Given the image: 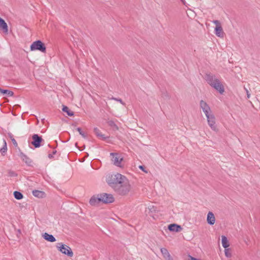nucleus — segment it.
Instances as JSON below:
<instances>
[{
	"instance_id": "f257e3e1",
	"label": "nucleus",
	"mask_w": 260,
	"mask_h": 260,
	"mask_svg": "<svg viewBox=\"0 0 260 260\" xmlns=\"http://www.w3.org/2000/svg\"><path fill=\"white\" fill-rule=\"evenodd\" d=\"M106 180L109 185L119 195H126L131 189L128 180L121 174H109L107 175Z\"/></svg>"
},
{
	"instance_id": "f03ea898",
	"label": "nucleus",
	"mask_w": 260,
	"mask_h": 260,
	"mask_svg": "<svg viewBox=\"0 0 260 260\" xmlns=\"http://www.w3.org/2000/svg\"><path fill=\"white\" fill-rule=\"evenodd\" d=\"M205 79L208 84L212 88L218 91L221 94L224 92V88L220 80L215 75L212 74H207Z\"/></svg>"
},
{
	"instance_id": "7ed1b4c3",
	"label": "nucleus",
	"mask_w": 260,
	"mask_h": 260,
	"mask_svg": "<svg viewBox=\"0 0 260 260\" xmlns=\"http://www.w3.org/2000/svg\"><path fill=\"white\" fill-rule=\"evenodd\" d=\"M56 247L60 252L69 257H72L74 255L71 248L62 243H58Z\"/></svg>"
},
{
	"instance_id": "20e7f679",
	"label": "nucleus",
	"mask_w": 260,
	"mask_h": 260,
	"mask_svg": "<svg viewBox=\"0 0 260 260\" xmlns=\"http://www.w3.org/2000/svg\"><path fill=\"white\" fill-rule=\"evenodd\" d=\"M30 50H39L42 52H46V47L42 41L40 40H37L34 42L30 46Z\"/></svg>"
},
{
	"instance_id": "39448f33",
	"label": "nucleus",
	"mask_w": 260,
	"mask_h": 260,
	"mask_svg": "<svg viewBox=\"0 0 260 260\" xmlns=\"http://www.w3.org/2000/svg\"><path fill=\"white\" fill-rule=\"evenodd\" d=\"M110 155L112 156V161L113 164L119 167H121V162L123 160V157L116 153H111Z\"/></svg>"
},
{
	"instance_id": "423d86ee",
	"label": "nucleus",
	"mask_w": 260,
	"mask_h": 260,
	"mask_svg": "<svg viewBox=\"0 0 260 260\" xmlns=\"http://www.w3.org/2000/svg\"><path fill=\"white\" fill-rule=\"evenodd\" d=\"M101 202L104 203H111L114 202V198L112 194L103 193L100 194Z\"/></svg>"
},
{
	"instance_id": "0eeeda50",
	"label": "nucleus",
	"mask_w": 260,
	"mask_h": 260,
	"mask_svg": "<svg viewBox=\"0 0 260 260\" xmlns=\"http://www.w3.org/2000/svg\"><path fill=\"white\" fill-rule=\"evenodd\" d=\"M200 106L206 116L212 114L211 109L206 102L201 100L200 103Z\"/></svg>"
},
{
	"instance_id": "6e6552de",
	"label": "nucleus",
	"mask_w": 260,
	"mask_h": 260,
	"mask_svg": "<svg viewBox=\"0 0 260 260\" xmlns=\"http://www.w3.org/2000/svg\"><path fill=\"white\" fill-rule=\"evenodd\" d=\"M208 124L212 129L213 131L216 130V126L215 125V118L214 115L212 113L210 115L206 116Z\"/></svg>"
},
{
	"instance_id": "1a4fd4ad",
	"label": "nucleus",
	"mask_w": 260,
	"mask_h": 260,
	"mask_svg": "<svg viewBox=\"0 0 260 260\" xmlns=\"http://www.w3.org/2000/svg\"><path fill=\"white\" fill-rule=\"evenodd\" d=\"M32 139L31 144L35 148L40 147L41 143L43 141V139L41 136H39L38 134H34L32 136Z\"/></svg>"
},
{
	"instance_id": "9d476101",
	"label": "nucleus",
	"mask_w": 260,
	"mask_h": 260,
	"mask_svg": "<svg viewBox=\"0 0 260 260\" xmlns=\"http://www.w3.org/2000/svg\"><path fill=\"white\" fill-rule=\"evenodd\" d=\"M168 229L171 232H179L182 230V228L179 225L173 223L168 226Z\"/></svg>"
},
{
	"instance_id": "9b49d317",
	"label": "nucleus",
	"mask_w": 260,
	"mask_h": 260,
	"mask_svg": "<svg viewBox=\"0 0 260 260\" xmlns=\"http://www.w3.org/2000/svg\"><path fill=\"white\" fill-rule=\"evenodd\" d=\"M207 223L210 225H213L215 222V218L214 214L212 212H209L207 217Z\"/></svg>"
},
{
	"instance_id": "f8f14e48",
	"label": "nucleus",
	"mask_w": 260,
	"mask_h": 260,
	"mask_svg": "<svg viewBox=\"0 0 260 260\" xmlns=\"http://www.w3.org/2000/svg\"><path fill=\"white\" fill-rule=\"evenodd\" d=\"M20 157L21 159L24 161L28 166H31L32 164V160L27 155L23 153H20Z\"/></svg>"
},
{
	"instance_id": "ddd939ff",
	"label": "nucleus",
	"mask_w": 260,
	"mask_h": 260,
	"mask_svg": "<svg viewBox=\"0 0 260 260\" xmlns=\"http://www.w3.org/2000/svg\"><path fill=\"white\" fill-rule=\"evenodd\" d=\"M101 202V198L100 194L97 197L93 196L91 198L89 201V203L92 206H95Z\"/></svg>"
},
{
	"instance_id": "4468645a",
	"label": "nucleus",
	"mask_w": 260,
	"mask_h": 260,
	"mask_svg": "<svg viewBox=\"0 0 260 260\" xmlns=\"http://www.w3.org/2000/svg\"><path fill=\"white\" fill-rule=\"evenodd\" d=\"M43 238L47 241L50 242H54L56 241L55 238L52 235L49 234L47 233H45L42 235Z\"/></svg>"
},
{
	"instance_id": "2eb2a0df",
	"label": "nucleus",
	"mask_w": 260,
	"mask_h": 260,
	"mask_svg": "<svg viewBox=\"0 0 260 260\" xmlns=\"http://www.w3.org/2000/svg\"><path fill=\"white\" fill-rule=\"evenodd\" d=\"M0 28H2L5 33H8V27L5 20L0 17Z\"/></svg>"
},
{
	"instance_id": "dca6fc26",
	"label": "nucleus",
	"mask_w": 260,
	"mask_h": 260,
	"mask_svg": "<svg viewBox=\"0 0 260 260\" xmlns=\"http://www.w3.org/2000/svg\"><path fill=\"white\" fill-rule=\"evenodd\" d=\"M161 253H162L164 257L168 260H171L172 257L168 250L165 248H161L160 249Z\"/></svg>"
},
{
	"instance_id": "f3484780",
	"label": "nucleus",
	"mask_w": 260,
	"mask_h": 260,
	"mask_svg": "<svg viewBox=\"0 0 260 260\" xmlns=\"http://www.w3.org/2000/svg\"><path fill=\"white\" fill-rule=\"evenodd\" d=\"M32 193L34 196L39 198H43L45 197V192L38 190H34L32 191Z\"/></svg>"
},
{
	"instance_id": "a211bd4d",
	"label": "nucleus",
	"mask_w": 260,
	"mask_h": 260,
	"mask_svg": "<svg viewBox=\"0 0 260 260\" xmlns=\"http://www.w3.org/2000/svg\"><path fill=\"white\" fill-rule=\"evenodd\" d=\"M215 34L219 37H223V31L221 26H217L215 28Z\"/></svg>"
},
{
	"instance_id": "6ab92c4d",
	"label": "nucleus",
	"mask_w": 260,
	"mask_h": 260,
	"mask_svg": "<svg viewBox=\"0 0 260 260\" xmlns=\"http://www.w3.org/2000/svg\"><path fill=\"white\" fill-rule=\"evenodd\" d=\"M221 244L225 249L228 248L230 245L229 241L225 236H221Z\"/></svg>"
},
{
	"instance_id": "aec40b11",
	"label": "nucleus",
	"mask_w": 260,
	"mask_h": 260,
	"mask_svg": "<svg viewBox=\"0 0 260 260\" xmlns=\"http://www.w3.org/2000/svg\"><path fill=\"white\" fill-rule=\"evenodd\" d=\"M94 132L95 133V134L98 137H99L100 139H101L102 140H105L106 139V137L104 135H103L100 131L99 130V129H98L97 127H95L94 128Z\"/></svg>"
},
{
	"instance_id": "412c9836",
	"label": "nucleus",
	"mask_w": 260,
	"mask_h": 260,
	"mask_svg": "<svg viewBox=\"0 0 260 260\" xmlns=\"http://www.w3.org/2000/svg\"><path fill=\"white\" fill-rule=\"evenodd\" d=\"M156 211V207L154 206H149L146 210V213L149 214L150 216H152L151 213L155 212Z\"/></svg>"
},
{
	"instance_id": "4be33fe9",
	"label": "nucleus",
	"mask_w": 260,
	"mask_h": 260,
	"mask_svg": "<svg viewBox=\"0 0 260 260\" xmlns=\"http://www.w3.org/2000/svg\"><path fill=\"white\" fill-rule=\"evenodd\" d=\"M0 92L4 94L7 95L8 96H12L14 94V93L13 91H12L11 90H9L2 89L1 88H0Z\"/></svg>"
},
{
	"instance_id": "5701e85b",
	"label": "nucleus",
	"mask_w": 260,
	"mask_h": 260,
	"mask_svg": "<svg viewBox=\"0 0 260 260\" xmlns=\"http://www.w3.org/2000/svg\"><path fill=\"white\" fill-rule=\"evenodd\" d=\"M62 110L64 112L67 113V114L70 116H72L74 115V112L70 110H69V108L66 106H63Z\"/></svg>"
},
{
	"instance_id": "b1692460",
	"label": "nucleus",
	"mask_w": 260,
	"mask_h": 260,
	"mask_svg": "<svg viewBox=\"0 0 260 260\" xmlns=\"http://www.w3.org/2000/svg\"><path fill=\"white\" fill-rule=\"evenodd\" d=\"M7 143L5 139H3V146L2 148H1L0 151L2 152V154L4 155V154L7 152Z\"/></svg>"
},
{
	"instance_id": "393cba45",
	"label": "nucleus",
	"mask_w": 260,
	"mask_h": 260,
	"mask_svg": "<svg viewBox=\"0 0 260 260\" xmlns=\"http://www.w3.org/2000/svg\"><path fill=\"white\" fill-rule=\"evenodd\" d=\"M13 194L15 198L17 200H21L23 197V196L22 194V193L18 191H15Z\"/></svg>"
},
{
	"instance_id": "a878e982",
	"label": "nucleus",
	"mask_w": 260,
	"mask_h": 260,
	"mask_svg": "<svg viewBox=\"0 0 260 260\" xmlns=\"http://www.w3.org/2000/svg\"><path fill=\"white\" fill-rule=\"evenodd\" d=\"M224 253L225 256L228 258H230L232 256V252L230 248H225L224 249Z\"/></svg>"
},
{
	"instance_id": "bb28decb",
	"label": "nucleus",
	"mask_w": 260,
	"mask_h": 260,
	"mask_svg": "<svg viewBox=\"0 0 260 260\" xmlns=\"http://www.w3.org/2000/svg\"><path fill=\"white\" fill-rule=\"evenodd\" d=\"M77 131L79 132L80 135H81L83 138H86V136L85 134L82 131V129L80 127H77Z\"/></svg>"
},
{
	"instance_id": "cd10ccee",
	"label": "nucleus",
	"mask_w": 260,
	"mask_h": 260,
	"mask_svg": "<svg viewBox=\"0 0 260 260\" xmlns=\"http://www.w3.org/2000/svg\"><path fill=\"white\" fill-rule=\"evenodd\" d=\"M111 99L120 103L123 105H125V103L120 99H118V98L113 97L111 98Z\"/></svg>"
},
{
	"instance_id": "c85d7f7f",
	"label": "nucleus",
	"mask_w": 260,
	"mask_h": 260,
	"mask_svg": "<svg viewBox=\"0 0 260 260\" xmlns=\"http://www.w3.org/2000/svg\"><path fill=\"white\" fill-rule=\"evenodd\" d=\"M9 175L10 177H16L17 176V174L14 172L13 171H9Z\"/></svg>"
},
{
	"instance_id": "c756f323",
	"label": "nucleus",
	"mask_w": 260,
	"mask_h": 260,
	"mask_svg": "<svg viewBox=\"0 0 260 260\" xmlns=\"http://www.w3.org/2000/svg\"><path fill=\"white\" fill-rule=\"evenodd\" d=\"M185 260H201L200 259H198L195 257H192V256L188 255L186 258Z\"/></svg>"
},
{
	"instance_id": "7c9ffc66",
	"label": "nucleus",
	"mask_w": 260,
	"mask_h": 260,
	"mask_svg": "<svg viewBox=\"0 0 260 260\" xmlns=\"http://www.w3.org/2000/svg\"><path fill=\"white\" fill-rule=\"evenodd\" d=\"M212 22L216 25V27H217L218 26H221L220 23L218 20H213Z\"/></svg>"
},
{
	"instance_id": "2f4dec72",
	"label": "nucleus",
	"mask_w": 260,
	"mask_h": 260,
	"mask_svg": "<svg viewBox=\"0 0 260 260\" xmlns=\"http://www.w3.org/2000/svg\"><path fill=\"white\" fill-rule=\"evenodd\" d=\"M139 169H141L142 171H143V172H145V173H147V171L145 170V168L144 166H140L139 167Z\"/></svg>"
},
{
	"instance_id": "473e14b6",
	"label": "nucleus",
	"mask_w": 260,
	"mask_h": 260,
	"mask_svg": "<svg viewBox=\"0 0 260 260\" xmlns=\"http://www.w3.org/2000/svg\"><path fill=\"white\" fill-rule=\"evenodd\" d=\"M244 89L246 91V93H247V97L248 99H249L250 96V94L249 93L248 90H247V89L245 87H244Z\"/></svg>"
},
{
	"instance_id": "72a5a7b5",
	"label": "nucleus",
	"mask_w": 260,
	"mask_h": 260,
	"mask_svg": "<svg viewBox=\"0 0 260 260\" xmlns=\"http://www.w3.org/2000/svg\"><path fill=\"white\" fill-rule=\"evenodd\" d=\"M56 151H54L53 152V154H49L48 155V157H49L50 158H52V157H53V154H55V153H56Z\"/></svg>"
},
{
	"instance_id": "f704fd0d",
	"label": "nucleus",
	"mask_w": 260,
	"mask_h": 260,
	"mask_svg": "<svg viewBox=\"0 0 260 260\" xmlns=\"http://www.w3.org/2000/svg\"><path fill=\"white\" fill-rule=\"evenodd\" d=\"M109 124L111 126H116V124L114 123V121H110L109 122Z\"/></svg>"
},
{
	"instance_id": "c9c22d12",
	"label": "nucleus",
	"mask_w": 260,
	"mask_h": 260,
	"mask_svg": "<svg viewBox=\"0 0 260 260\" xmlns=\"http://www.w3.org/2000/svg\"><path fill=\"white\" fill-rule=\"evenodd\" d=\"M11 140H12V141L13 142V144L14 145L17 146V143L16 141L15 140V139L13 138Z\"/></svg>"
},
{
	"instance_id": "e433bc0d",
	"label": "nucleus",
	"mask_w": 260,
	"mask_h": 260,
	"mask_svg": "<svg viewBox=\"0 0 260 260\" xmlns=\"http://www.w3.org/2000/svg\"><path fill=\"white\" fill-rule=\"evenodd\" d=\"M181 1H182V2H183V0H181Z\"/></svg>"
}]
</instances>
